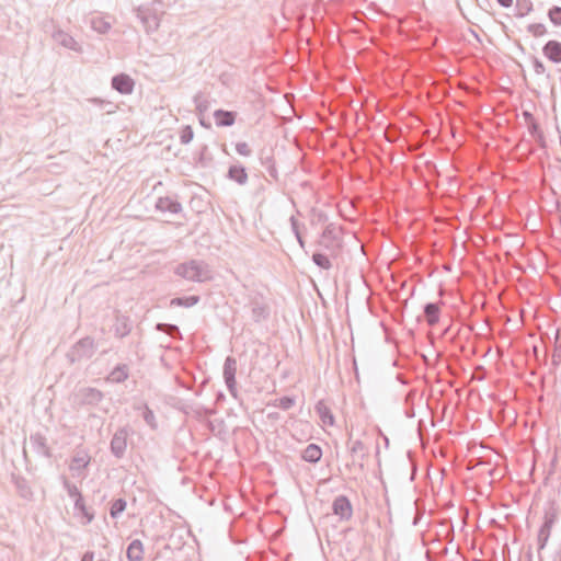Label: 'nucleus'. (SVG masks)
I'll list each match as a JSON object with an SVG mask.
<instances>
[{
    "label": "nucleus",
    "mask_w": 561,
    "mask_h": 561,
    "mask_svg": "<svg viewBox=\"0 0 561 561\" xmlns=\"http://www.w3.org/2000/svg\"><path fill=\"white\" fill-rule=\"evenodd\" d=\"M173 273L185 280L194 283H204L213 279L209 264L197 259H191L178 264Z\"/></svg>",
    "instance_id": "1"
},
{
    "label": "nucleus",
    "mask_w": 561,
    "mask_h": 561,
    "mask_svg": "<svg viewBox=\"0 0 561 561\" xmlns=\"http://www.w3.org/2000/svg\"><path fill=\"white\" fill-rule=\"evenodd\" d=\"M134 11L147 34H151L159 28L160 19L157 10L152 5H139L135 8Z\"/></svg>",
    "instance_id": "2"
},
{
    "label": "nucleus",
    "mask_w": 561,
    "mask_h": 561,
    "mask_svg": "<svg viewBox=\"0 0 561 561\" xmlns=\"http://www.w3.org/2000/svg\"><path fill=\"white\" fill-rule=\"evenodd\" d=\"M72 499H73V508L77 513V516L81 519L83 525L90 524L94 519V511L91 506L85 504L84 497L79 491V489L72 484Z\"/></svg>",
    "instance_id": "3"
},
{
    "label": "nucleus",
    "mask_w": 561,
    "mask_h": 561,
    "mask_svg": "<svg viewBox=\"0 0 561 561\" xmlns=\"http://www.w3.org/2000/svg\"><path fill=\"white\" fill-rule=\"evenodd\" d=\"M236 375L237 359L232 356H227L224 363L222 376L227 390L233 398H238Z\"/></svg>",
    "instance_id": "4"
},
{
    "label": "nucleus",
    "mask_w": 561,
    "mask_h": 561,
    "mask_svg": "<svg viewBox=\"0 0 561 561\" xmlns=\"http://www.w3.org/2000/svg\"><path fill=\"white\" fill-rule=\"evenodd\" d=\"M129 430L124 426L119 427L113 435L111 443H110V450L112 455L121 459L124 457L127 448V436H128Z\"/></svg>",
    "instance_id": "5"
},
{
    "label": "nucleus",
    "mask_w": 561,
    "mask_h": 561,
    "mask_svg": "<svg viewBox=\"0 0 561 561\" xmlns=\"http://www.w3.org/2000/svg\"><path fill=\"white\" fill-rule=\"evenodd\" d=\"M103 393L96 388L83 387L75 394V401L81 405H98L103 399Z\"/></svg>",
    "instance_id": "6"
},
{
    "label": "nucleus",
    "mask_w": 561,
    "mask_h": 561,
    "mask_svg": "<svg viewBox=\"0 0 561 561\" xmlns=\"http://www.w3.org/2000/svg\"><path fill=\"white\" fill-rule=\"evenodd\" d=\"M94 340L90 336L80 339L76 344L72 345V363L76 358L81 359L91 358L95 353Z\"/></svg>",
    "instance_id": "7"
},
{
    "label": "nucleus",
    "mask_w": 561,
    "mask_h": 561,
    "mask_svg": "<svg viewBox=\"0 0 561 561\" xmlns=\"http://www.w3.org/2000/svg\"><path fill=\"white\" fill-rule=\"evenodd\" d=\"M332 512L339 516L341 520H348L353 515V506L346 495H339L333 500Z\"/></svg>",
    "instance_id": "8"
},
{
    "label": "nucleus",
    "mask_w": 561,
    "mask_h": 561,
    "mask_svg": "<svg viewBox=\"0 0 561 561\" xmlns=\"http://www.w3.org/2000/svg\"><path fill=\"white\" fill-rule=\"evenodd\" d=\"M111 87L121 94H131L135 88L134 79L127 73H117L112 77Z\"/></svg>",
    "instance_id": "9"
},
{
    "label": "nucleus",
    "mask_w": 561,
    "mask_h": 561,
    "mask_svg": "<svg viewBox=\"0 0 561 561\" xmlns=\"http://www.w3.org/2000/svg\"><path fill=\"white\" fill-rule=\"evenodd\" d=\"M30 445L32 449L37 454L46 458H51L53 451L51 448L47 445L46 437L39 433H32L28 438Z\"/></svg>",
    "instance_id": "10"
},
{
    "label": "nucleus",
    "mask_w": 561,
    "mask_h": 561,
    "mask_svg": "<svg viewBox=\"0 0 561 561\" xmlns=\"http://www.w3.org/2000/svg\"><path fill=\"white\" fill-rule=\"evenodd\" d=\"M154 208L161 213H170L172 215L181 214L183 207L176 198L170 196L158 197L154 204Z\"/></svg>",
    "instance_id": "11"
},
{
    "label": "nucleus",
    "mask_w": 561,
    "mask_h": 561,
    "mask_svg": "<svg viewBox=\"0 0 561 561\" xmlns=\"http://www.w3.org/2000/svg\"><path fill=\"white\" fill-rule=\"evenodd\" d=\"M133 329V321L128 316L117 314L112 325L114 335L118 339L127 336Z\"/></svg>",
    "instance_id": "12"
},
{
    "label": "nucleus",
    "mask_w": 561,
    "mask_h": 561,
    "mask_svg": "<svg viewBox=\"0 0 561 561\" xmlns=\"http://www.w3.org/2000/svg\"><path fill=\"white\" fill-rule=\"evenodd\" d=\"M543 56L553 64H561V42L548 41L542 47Z\"/></svg>",
    "instance_id": "13"
},
{
    "label": "nucleus",
    "mask_w": 561,
    "mask_h": 561,
    "mask_svg": "<svg viewBox=\"0 0 561 561\" xmlns=\"http://www.w3.org/2000/svg\"><path fill=\"white\" fill-rule=\"evenodd\" d=\"M85 24H89L91 28L99 34H106L112 25L111 22L106 21L103 16L92 13L85 16L84 19Z\"/></svg>",
    "instance_id": "14"
},
{
    "label": "nucleus",
    "mask_w": 561,
    "mask_h": 561,
    "mask_svg": "<svg viewBox=\"0 0 561 561\" xmlns=\"http://www.w3.org/2000/svg\"><path fill=\"white\" fill-rule=\"evenodd\" d=\"M81 104L85 108H89V105H93L98 107L100 111L105 112L106 114L115 113L118 108V106L115 103L101 98L85 99L84 102H82Z\"/></svg>",
    "instance_id": "15"
},
{
    "label": "nucleus",
    "mask_w": 561,
    "mask_h": 561,
    "mask_svg": "<svg viewBox=\"0 0 561 561\" xmlns=\"http://www.w3.org/2000/svg\"><path fill=\"white\" fill-rule=\"evenodd\" d=\"M91 456L84 448L78 447L72 454V472L87 469L90 465Z\"/></svg>",
    "instance_id": "16"
},
{
    "label": "nucleus",
    "mask_w": 561,
    "mask_h": 561,
    "mask_svg": "<svg viewBox=\"0 0 561 561\" xmlns=\"http://www.w3.org/2000/svg\"><path fill=\"white\" fill-rule=\"evenodd\" d=\"M423 314L430 327L436 325L440 320V305L438 302H426L423 306Z\"/></svg>",
    "instance_id": "17"
},
{
    "label": "nucleus",
    "mask_w": 561,
    "mask_h": 561,
    "mask_svg": "<svg viewBox=\"0 0 561 561\" xmlns=\"http://www.w3.org/2000/svg\"><path fill=\"white\" fill-rule=\"evenodd\" d=\"M227 179L236 182L239 185H244L248 182V172L244 165L237 163L231 164L227 172Z\"/></svg>",
    "instance_id": "18"
},
{
    "label": "nucleus",
    "mask_w": 561,
    "mask_h": 561,
    "mask_svg": "<svg viewBox=\"0 0 561 561\" xmlns=\"http://www.w3.org/2000/svg\"><path fill=\"white\" fill-rule=\"evenodd\" d=\"M214 118L218 127H230L236 123L237 112L219 108L214 112Z\"/></svg>",
    "instance_id": "19"
},
{
    "label": "nucleus",
    "mask_w": 561,
    "mask_h": 561,
    "mask_svg": "<svg viewBox=\"0 0 561 561\" xmlns=\"http://www.w3.org/2000/svg\"><path fill=\"white\" fill-rule=\"evenodd\" d=\"M322 454V448L318 444L311 443L301 451V458L306 462L316 465L321 460Z\"/></svg>",
    "instance_id": "20"
},
{
    "label": "nucleus",
    "mask_w": 561,
    "mask_h": 561,
    "mask_svg": "<svg viewBox=\"0 0 561 561\" xmlns=\"http://www.w3.org/2000/svg\"><path fill=\"white\" fill-rule=\"evenodd\" d=\"M260 162L263 168H265L268 175L274 180L278 181V171L275 164V160L272 154L262 151L260 154Z\"/></svg>",
    "instance_id": "21"
},
{
    "label": "nucleus",
    "mask_w": 561,
    "mask_h": 561,
    "mask_svg": "<svg viewBox=\"0 0 561 561\" xmlns=\"http://www.w3.org/2000/svg\"><path fill=\"white\" fill-rule=\"evenodd\" d=\"M126 558L128 561H141L144 559V545L141 540L134 539L127 547Z\"/></svg>",
    "instance_id": "22"
},
{
    "label": "nucleus",
    "mask_w": 561,
    "mask_h": 561,
    "mask_svg": "<svg viewBox=\"0 0 561 561\" xmlns=\"http://www.w3.org/2000/svg\"><path fill=\"white\" fill-rule=\"evenodd\" d=\"M314 409H316V412L319 415L321 422L324 425H329V426L334 425V422H335L334 415H333L331 409L323 401H318Z\"/></svg>",
    "instance_id": "23"
},
{
    "label": "nucleus",
    "mask_w": 561,
    "mask_h": 561,
    "mask_svg": "<svg viewBox=\"0 0 561 561\" xmlns=\"http://www.w3.org/2000/svg\"><path fill=\"white\" fill-rule=\"evenodd\" d=\"M201 300L198 295L174 297L170 300V307L191 308L197 305Z\"/></svg>",
    "instance_id": "24"
},
{
    "label": "nucleus",
    "mask_w": 561,
    "mask_h": 561,
    "mask_svg": "<svg viewBox=\"0 0 561 561\" xmlns=\"http://www.w3.org/2000/svg\"><path fill=\"white\" fill-rule=\"evenodd\" d=\"M251 313H252V319L255 322H260L262 320H265L268 317L270 311L264 304H262L257 300H254L251 302Z\"/></svg>",
    "instance_id": "25"
},
{
    "label": "nucleus",
    "mask_w": 561,
    "mask_h": 561,
    "mask_svg": "<svg viewBox=\"0 0 561 561\" xmlns=\"http://www.w3.org/2000/svg\"><path fill=\"white\" fill-rule=\"evenodd\" d=\"M128 378V366L126 364L116 365L110 373V379L113 382L122 383Z\"/></svg>",
    "instance_id": "26"
},
{
    "label": "nucleus",
    "mask_w": 561,
    "mask_h": 561,
    "mask_svg": "<svg viewBox=\"0 0 561 561\" xmlns=\"http://www.w3.org/2000/svg\"><path fill=\"white\" fill-rule=\"evenodd\" d=\"M53 39L65 48H70V34L60 27H54L51 32Z\"/></svg>",
    "instance_id": "27"
},
{
    "label": "nucleus",
    "mask_w": 561,
    "mask_h": 561,
    "mask_svg": "<svg viewBox=\"0 0 561 561\" xmlns=\"http://www.w3.org/2000/svg\"><path fill=\"white\" fill-rule=\"evenodd\" d=\"M296 403V399L293 396H284L280 398H277L268 403V405L282 409L284 411H287L291 409Z\"/></svg>",
    "instance_id": "28"
},
{
    "label": "nucleus",
    "mask_w": 561,
    "mask_h": 561,
    "mask_svg": "<svg viewBox=\"0 0 561 561\" xmlns=\"http://www.w3.org/2000/svg\"><path fill=\"white\" fill-rule=\"evenodd\" d=\"M534 9L530 0H516L515 3V16L524 18L529 14Z\"/></svg>",
    "instance_id": "29"
},
{
    "label": "nucleus",
    "mask_w": 561,
    "mask_h": 561,
    "mask_svg": "<svg viewBox=\"0 0 561 561\" xmlns=\"http://www.w3.org/2000/svg\"><path fill=\"white\" fill-rule=\"evenodd\" d=\"M127 503L123 497H118L112 501L110 507V515L112 518H118L123 512L126 510Z\"/></svg>",
    "instance_id": "30"
},
{
    "label": "nucleus",
    "mask_w": 561,
    "mask_h": 561,
    "mask_svg": "<svg viewBox=\"0 0 561 561\" xmlns=\"http://www.w3.org/2000/svg\"><path fill=\"white\" fill-rule=\"evenodd\" d=\"M350 453L353 458H359L360 460H364L367 457V448L365 444L357 439L352 443V446L350 447Z\"/></svg>",
    "instance_id": "31"
},
{
    "label": "nucleus",
    "mask_w": 561,
    "mask_h": 561,
    "mask_svg": "<svg viewBox=\"0 0 561 561\" xmlns=\"http://www.w3.org/2000/svg\"><path fill=\"white\" fill-rule=\"evenodd\" d=\"M312 262L322 270H330L332 267V263L329 259V256L325 253H322L320 251H316L312 254Z\"/></svg>",
    "instance_id": "32"
},
{
    "label": "nucleus",
    "mask_w": 561,
    "mask_h": 561,
    "mask_svg": "<svg viewBox=\"0 0 561 561\" xmlns=\"http://www.w3.org/2000/svg\"><path fill=\"white\" fill-rule=\"evenodd\" d=\"M13 481L16 490L19 491V494L22 497L28 499L32 495V491L27 484V481L23 477H13Z\"/></svg>",
    "instance_id": "33"
},
{
    "label": "nucleus",
    "mask_w": 561,
    "mask_h": 561,
    "mask_svg": "<svg viewBox=\"0 0 561 561\" xmlns=\"http://www.w3.org/2000/svg\"><path fill=\"white\" fill-rule=\"evenodd\" d=\"M193 101L199 116H202L205 112L208 111L209 102L203 98V94L201 92L194 95Z\"/></svg>",
    "instance_id": "34"
},
{
    "label": "nucleus",
    "mask_w": 561,
    "mask_h": 561,
    "mask_svg": "<svg viewBox=\"0 0 561 561\" xmlns=\"http://www.w3.org/2000/svg\"><path fill=\"white\" fill-rule=\"evenodd\" d=\"M551 533L539 529L537 535L539 561H542L541 551L547 547Z\"/></svg>",
    "instance_id": "35"
},
{
    "label": "nucleus",
    "mask_w": 561,
    "mask_h": 561,
    "mask_svg": "<svg viewBox=\"0 0 561 561\" xmlns=\"http://www.w3.org/2000/svg\"><path fill=\"white\" fill-rule=\"evenodd\" d=\"M547 15L554 26H561V7L552 5L549 8Z\"/></svg>",
    "instance_id": "36"
},
{
    "label": "nucleus",
    "mask_w": 561,
    "mask_h": 561,
    "mask_svg": "<svg viewBox=\"0 0 561 561\" xmlns=\"http://www.w3.org/2000/svg\"><path fill=\"white\" fill-rule=\"evenodd\" d=\"M156 329L157 331L164 332L172 337H174L176 334H181L180 329L176 324L157 323Z\"/></svg>",
    "instance_id": "37"
},
{
    "label": "nucleus",
    "mask_w": 561,
    "mask_h": 561,
    "mask_svg": "<svg viewBox=\"0 0 561 561\" xmlns=\"http://www.w3.org/2000/svg\"><path fill=\"white\" fill-rule=\"evenodd\" d=\"M557 520V515L554 512H546L543 516V522L539 529L551 533V529Z\"/></svg>",
    "instance_id": "38"
},
{
    "label": "nucleus",
    "mask_w": 561,
    "mask_h": 561,
    "mask_svg": "<svg viewBox=\"0 0 561 561\" xmlns=\"http://www.w3.org/2000/svg\"><path fill=\"white\" fill-rule=\"evenodd\" d=\"M194 138V130L191 125H185L180 131V141L182 145L190 144Z\"/></svg>",
    "instance_id": "39"
},
{
    "label": "nucleus",
    "mask_w": 561,
    "mask_h": 561,
    "mask_svg": "<svg viewBox=\"0 0 561 561\" xmlns=\"http://www.w3.org/2000/svg\"><path fill=\"white\" fill-rule=\"evenodd\" d=\"M527 129H528L529 134L531 135V137L535 138L536 141L543 140V134H542L540 125L538 124L537 121H535L534 123L527 124Z\"/></svg>",
    "instance_id": "40"
},
{
    "label": "nucleus",
    "mask_w": 561,
    "mask_h": 561,
    "mask_svg": "<svg viewBox=\"0 0 561 561\" xmlns=\"http://www.w3.org/2000/svg\"><path fill=\"white\" fill-rule=\"evenodd\" d=\"M527 31L535 37H540L547 33V27L542 23H531L528 24Z\"/></svg>",
    "instance_id": "41"
},
{
    "label": "nucleus",
    "mask_w": 561,
    "mask_h": 561,
    "mask_svg": "<svg viewBox=\"0 0 561 561\" xmlns=\"http://www.w3.org/2000/svg\"><path fill=\"white\" fill-rule=\"evenodd\" d=\"M142 417L150 427L156 428L157 424L154 413L147 404H144Z\"/></svg>",
    "instance_id": "42"
},
{
    "label": "nucleus",
    "mask_w": 561,
    "mask_h": 561,
    "mask_svg": "<svg viewBox=\"0 0 561 561\" xmlns=\"http://www.w3.org/2000/svg\"><path fill=\"white\" fill-rule=\"evenodd\" d=\"M236 151L243 157H250L252 154V149L245 141H239L236 144Z\"/></svg>",
    "instance_id": "43"
},
{
    "label": "nucleus",
    "mask_w": 561,
    "mask_h": 561,
    "mask_svg": "<svg viewBox=\"0 0 561 561\" xmlns=\"http://www.w3.org/2000/svg\"><path fill=\"white\" fill-rule=\"evenodd\" d=\"M80 561H106L105 558H103L102 554H99V557L96 558V554L94 551L92 550H88L85 551L82 557H81V560Z\"/></svg>",
    "instance_id": "44"
},
{
    "label": "nucleus",
    "mask_w": 561,
    "mask_h": 561,
    "mask_svg": "<svg viewBox=\"0 0 561 561\" xmlns=\"http://www.w3.org/2000/svg\"><path fill=\"white\" fill-rule=\"evenodd\" d=\"M533 68L537 75H543L546 72L543 62L537 57H533Z\"/></svg>",
    "instance_id": "45"
},
{
    "label": "nucleus",
    "mask_w": 561,
    "mask_h": 561,
    "mask_svg": "<svg viewBox=\"0 0 561 561\" xmlns=\"http://www.w3.org/2000/svg\"><path fill=\"white\" fill-rule=\"evenodd\" d=\"M289 221H290L291 231L295 234V237L300 236L301 234L300 222L296 219L295 216H291Z\"/></svg>",
    "instance_id": "46"
},
{
    "label": "nucleus",
    "mask_w": 561,
    "mask_h": 561,
    "mask_svg": "<svg viewBox=\"0 0 561 561\" xmlns=\"http://www.w3.org/2000/svg\"><path fill=\"white\" fill-rule=\"evenodd\" d=\"M334 233H335V227H334L333 225H328V226L323 229L321 237H322L323 239H331V238L333 239V238H335V237H334Z\"/></svg>",
    "instance_id": "47"
},
{
    "label": "nucleus",
    "mask_w": 561,
    "mask_h": 561,
    "mask_svg": "<svg viewBox=\"0 0 561 561\" xmlns=\"http://www.w3.org/2000/svg\"><path fill=\"white\" fill-rule=\"evenodd\" d=\"M560 363H561V343L557 344L554 346V351H553V354H552V364L557 366Z\"/></svg>",
    "instance_id": "48"
},
{
    "label": "nucleus",
    "mask_w": 561,
    "mask_h": 561,
    "mask_svg": "<svg viewBox=\"0 0 561 561\" xmlns=\"http://www.w3.org/2000/svg\"><path fill=\"white\" fill-rule=\"evenodd\" d=\"M522 116H523V118H524V121H525L526 125H527V124H530V123H534V122L536 121V118H535V116L533 115V113H531V112H529V111H527V110H524V111L522 112Z\"/></svg>",
    "instance_id": "49"
},
{
    "label": "nucleus",
    "mask_w": 561,
    "mask_h": 561,
    "mask_svg": "<svg viewBox=\"0 0 561 561\" xmlns=\"http://www.w3.org/2000/svg\"><path fill=\"white\" fill-rule=\"evenodd\" d=\"M60 479L62 480L65 490L67 491L68 495H70V480L64 473L60 476Z\"/></svg>",
    "instance_id": "50"
},
{
    "label": "nucleus",
    "mask_w": 561,
    "mask_h": 561,
    "mask_svg": "<svg viewBox=\"0 0 561 561\" xmlns=\"http://www.w3.org/2000/svg\"><path fill=\"white\" fill-rule=\"evenodd\" d=\"M267 419L270 421L275 422V421H278L280 419V414L278 412H268L267 413Z\"/></svg>",
    "instance_id": "51"
},
{
    "label": "nucleus",
    "mask_w": 561,
    "mask_h": 561,
    "mask_svg": "<svg viewBox=\"0 0 561 561\" xmlns=\"http://www.w3.org/2000/svg\"><path fill=\"white\" fill-rule=\"evenodd\" d=\"M502 8H510L513 4V0H496Z\"/></svg>",
    "instance_id": "52"
},
{
    "label": "nucleus",
    "mask_w": 561,
    "mask_h": 561,
    "mask_svg": "<svg viewBox=\"0 0 561 561\" xmlns=\"http://www.w3.org/2000/svg\"><path fill=\"white\" fill-rule=\"evenodd\" d=\"M552 561H561V542L559 548L554 551L552 556Z\"/></svg>",
    "instance_id": "53"
},
{
    "label": "nucleus",
    "mask_w": 561,
    "mask_h": 561,
    "mask_svg": "<svg viewBox=\"0 0 561 561\" xmlns=\"http://www.w3.org/2000/svg\"><path fill=\"white\" fill-rule=\"evenodd\" d=\"M560 336H561V330H560V329H557V330H556V333H554V342H553L554 346H556L557 344H561V342H559Z\"/></svg>",
    "instance_id": "54"
},
{
    "label": "nucleus",
    "mask_w": 561,
    "mask_h": 561,
    "mask_svg": "<svg viewBox=\"0 0 561 561\" xmlns=\"http://www.w3.org/2000/svg\"><path fill=\"white\" fill-rule=\"evenodd\" d=\"M72 51H77V53L81 51L80 44L78 42H76L73 38H72Z\"/></svg>",
    "instance_id": "55"
},
{
    "label": "nucleus",
    "mask_w": 561,
    "mask_h": 561,
    "mask_svg": "<svg viewBox=\"0 0 561 561\" xmlns=\"http://www.w3.org/2000/svg\"><path fill=\"white\" fill-rule=\"evenodd\" d=\"M296 239H297V241H298V243H299L300 248H301V249H305L306 242H305V240H304V238H302V234L297 236V237H296Z\"/></svg>",
    "instance_id": "56"
},
{
    "label": "nucleus",
    "mask_w": 561,
    "mask_h": 561,
    "mask_svg": "<svg viewBox=\"0 0 561 561\" xmlns=\"http://www.w3.org/2000/svg\"><path fill=\"white\" fill-rule=\"evenodd\" d=\"M199 123L203 127L210 128V123L206 122L203 117H199Z\"/></svg>",
    "instance_id": "57"
},
{
    "label": "nucleus",
    "mask_w": 561,
    "mask_h": 561,
    "mask_svg": "<svg viewBox=\"0 0 561 561\" xmlns=\"http://www.w3.org/2000/svg\"><path fill=\"white\" fill-rule=\"evenodd\" d=\"M423 516V514L421 513L417 517H414V520H413V525H417L419 524V520L420 518Z\"/></svg>",
    "instance_id": "58"
},
{
    "label": "nucleus",
    "mask_w": 561,
    "mask_h": 561,
    "mask_svg": "<svg viewBox=\"0 0 561 561\" xmlns=\"http://www.w3.org/2000/svg\"><path fill=\"white\" fill-rule=\"evenodd\" d=\"M547 340H550L548 333L541 334V341L545 342Z\"/></svg>",
    "instance_id": "59"
},
{
    "label": "nucleus",
    "mask_w": 561,
    "mask_h": 561,
    "mask_svg": "<svg viewBox=\"0 0 561 561\" xmlns=\"http://www.w3.org/2000/svg\"><path fill=\"white\" fill-rule=\"evenodd\" d=\"M383 438H385L383 444H386V446H388V445H389V439H388V437H387V436H383Z\"/></svg>",
    "instance_id": "60"
},
{
    "label": "nucleus",
    "mask_w": 561,
    "mask_h": 561,
    "mask_svg": "<svg viewBox=\"0 0 561 561\" xmlns=\"http://www.w3.org/2000/svg\"><path fill=\"white\" fill-rule=\"evenodd\" d=\"M528 561H531V550L528 551Z\"/></svg>",
    "instance_id": "61"
},
{
    "label": "nucleus",
    "mask_w": 561,
    "mask_h": 561,
    "mask_svg": "<svg viewBox=\"0 0 561 561\" xmlns=\"http://www.w3.org/2000/svg\"><path fill=\"white\" fill-rule=\"evenodd\" d=\"M407 415H408V417H412V416H414V413H412V411H409V413Z\"/></svg>",
    "instance_id": "62"
},
{
    "label": "nucleus",
    "mask_w": 561,
    "mask_h": 561,
    "mask_svg": "<svg viewBox=\"0 0 561 561\" xmlns=\"http://www.w3.org/2000/svg\"><path fill=\"white\" fill-rule=\"evenodd\" d=\"M407 415H408V417H412V416H414V413H412V411H409V413Z\"/></svg>",
    "instance_id": "63"
}]
</instances>
